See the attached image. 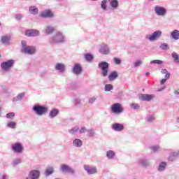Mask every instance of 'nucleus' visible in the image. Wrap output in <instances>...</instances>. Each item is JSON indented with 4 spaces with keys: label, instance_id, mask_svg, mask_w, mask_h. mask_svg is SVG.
<instances>
[{
    "label": "nucleus",
    "instance_id": "f257e3e1",
    "mask_svg": "<svg viewBox=\"0 0 179 179\" xmlns=\"http://www.w3.org/2000/svg\"><path fill=\"white\" fill-rule=\"evenodd\" d=\"M49 43L50 44H62V43H65V36L62 33L57 31L49 38Z\"/></svg>",
    "mask_w": 179,
    "mask_h": 179
},
{
    "label": "nucleus",
    "instance_id": "f03ea898",
    "mask_svg": "<svg viewBox=\"0 0 179 179\" xmlns=\"http://www.w3.org/2000/svg\"><path fill=\"white\" fill-rule=\"evenodd\" d=\"M21 52L22 54H27L28 55H34L36 53V49L34 46L27 45L26 41H22L21 42Z\"/></svg>",
    "mask_w": 179,
    "mask_h": 179
},
{
    "label": "nucleus",
    "instance_id": "7ed1b4c3",
    "mask_svg": "<svg viewBox=\"0 0 179 179\" xmlns=\"http://www.w3.org/2000/svg\"><path fill=\"white\" fill-rule=\"evenodd\" d=\"M32 111L36 114V115H44L48 113V108L40 104H35L32 108Z\"/></svg>",
    "mask_w": 179,
    "mask_h": 179
},
{
    "label": "nucleus",
    "instance_id": "20e7f679",
    "mask_svg": "<svg viewBox=\"0 0 179 179\" xmlns=\"http://www.w3.org/2000/svg\"><path fill=\"white\" fill-rule=\"evenodd\" d=\"M15 65V60L9 59L6 62H3L1 64V68L3 72H9Z\"/></svg>",
    "mask_w": 179,
    "mask_h": 179
},
{
    "label": "nucleus",
    "instance_id": "39448f33",
    "mask_svg": "<svg viewBox=\"0 0 179 179\" xmlns=\"http://www.w3.org/2000/svg\"><path fill=\"white\" fill-rule=\"evenodd\" d=\"M98 66L100 70H101L102 76L106 77L107 75H108V68L110 66V64L107 62H101Z\"/></svg>",
    "mask_w": 179,
    "mask_h": 179
},
{
    "label": "nucleus",
    "instance_id": "423d86ee",
    "mask_svg": "<svg viewBox=\"0 0 179 179\" xmlns=\"http://www.w3.org/2000/svg\"><path fill=\"white\" fill-rule=\"evenodd\" d=\"M110 110L113 114H121V113H124V108H122V105L120 103H113L111 106Z\"/></svg>",
    "mask_w": 179,
    "mask_h": 179
},
{
    "label": "nucleus",
    "instance_id": "0eeeda50",
    "mask_svg": "<svg viewBox=\"0 0 179 179\" xmlns=\"http://www.w3.org/2000/svg\"><path fill=\"white\" fill-rule=\"evenodd\" d=\"M11 149L14 153H18V155H20L23 153V150H24V148H23V144L20 142H17L11 145Z\"/></svg>",
    "mask_w": 179,
    "mask_h": 179
},
{
    "label": "nucleus",
    "instance_id": "6e6552de",
    "mask_svg": "<svg viewBox=\"0 0 179 179\" xmlns=\"http://www.w3.org/2000/svg\"><path fill=\"white\" fill-rule=\"evenodd\" d=\"M60 171L64 173H68L69 174H71L72 176L75 175L76 173V171H75V169L65 164H63L60 166Z\"/></svg>",
    "mask_w": 179,
    "mask_h": 179
},
{
    "label": "nucleus",
    "instance_id": "1a4fd4ad",
    "mask_svg": "<svg viewBox=\"0 0 179 179\" xmlns=\"http://www.w3.org/2000/svg\"><path fill=\"white\" fill-rule=\"evenodd\" d=\"M162 31L157 30L154 31L151 35H147L145 38L149 40V41H156V40H159L162 37Z\"/></svg>",
    "mask_w": 179,
    "mask_h": 179
},
{
    "label": "nucleus",
    "instance_id": "9d476101",
    "mask_svg": "<svg viewBox=\"0 0 179 179\" xmlns=\"http://www.w3.org/2000/svg\"><path fill=\"white\" fill-rule=\"evenodd\" d=\"M155 13L157 16H166L167 15V9L163 6H156L155 7Z\"/></svg>",
    "mask_w": 179,
    "mask_h": 179
},
{
    "label": "nucleus",
    "instance_id": "9b49d317",
    "mask_svg": "<svg viewBox=\"0 0 179 179\" xmlns=\"http://www.w3.org/2000/svg\"><path fill=\"white\" fill-rule=\"evenodd\" d=\"M138 166L143 167L144 169H148L150 166V159L147 157L141 158L138 162Z\"/></svg>",
    "mask_w": 179,
    "mask_h": 179
},
{
    "label": "nucleus",
    "instance_id": "f8f14e48",
    "mask_svg": "<svg viewBox=\"0 0 179 179\" xmlns=\"http://www.w3.org/2000/svg\"><path fill=\"white\" fill-rule=\"evenodd\" d=\"M170 154L168 157V162H176L177 159H179V150L173 151V150H169Z\"/></svg>",
    "mask_w": 179,
    "mask_h": 179
},
{
    "label": "nucleus",
    "instance_id": "ddd939ff",
    "mask_svg": "<svg viewBox=\"0 0 179 179\" xmlns=\"http://www.w3.org/2000/svg\"><path fill=\"white\" fill-rule=\"evenodd\" d=\"M99 52L100 54H102L103 55H108L110 54V47H108V45L102 43L100 45L99 48Z\"/></svg>",
    "mask_w": 179,
    "mask_h": 179
},
{
    "label": "nucleus",
    "instance_id": "4468645a",
    "mask_svg": "<svg viewBox=\"0 0 179 179\" xmlns=\"http://www.w3.org/2000/svg\"><path fill=\"white\" fill-rule=\"evenodd\" d=\"M24 34L27 37H37L40 36V31L36 29H27Z\"/></svg>",
    "mask_w": 179,
    "mask_h": 179
},
{
    "label": "nucleus",
    "instance_id": "2eb2a0df",
    "mask_svg": "<svg viewBox=\"0 0 179 179\" xmlns=\"http://www.w3.org/2000/svg\"><path fill=\"white\" fill-rule=\"evenodd\" d=\"M138 99L139 100H141V101H150L152 99H155V95L141 94L138 96Z\"/></svg>",
    "mask_w": 179,
    "mask_h": 179
},
{
    "label": "nucleus",
    "instance_id": "dca6fc26",
    "mask_svg": "<svg viewBox=\"0 0 179 179\" xmlns=\"http://www.w3.org/2000/svg\"><path fill=\"white\" fill-rule=\"evenodd\" d=\"M83 69H82V66L80 64L76 63L74 64L73 67L72 68V72L74 75H80L82 73Z\"/></svg>",
    "mask_w": 179,
    "mask_h": 179
},
{
    "label": "nucleus",
    "instance_id": "f3484780",
    "mask_svg": "<svg viewBox=\"0 0 179 179\" xmlns=\"http://www.w3.org/2000/svg\"><path fill=\"white\" fill-rule=\"evenodd\" d=\"M41 172L38 170L33 169L29 173V178L30 179H39Z\"/></svg>",
    "mask_w": 179,
    "mask_h": 179
},
{
    "label": "nucleus",
    "instance_id": "a211bd4d",
    "mask_svg": "<svg viewBox=\"0 0 179 179\" xmlns=\"http://www.w3.org/2000/svg\"><path fill=\"white\" fill-rule=\"evenodd\" d=\"M84 169L87 171V174H96L97 173V168L96 166H90L89 165H84Z\"/></svg>",
    "mask_w": 179,
    "mask_h": 179
},
{
    "label": "nucleus",
    "instance_id": "6ab92c4d",
    "mask_svg": "<svg viewBox=\"0 0 179 179\" xmlns=\"http://www.w3.org/2000/svg\"><path fill=\"white\" fill-rule=\"evenodd\" d=\"M111 128L115 132H121L124 129V124L121 123H114L112 124Z\"/></svg>",
    "mask_w": 179,
    "mask_h": 179
},
{
    "label": "nucleus",
    "instance_id": "aec40b11",
    "mask_svg": "<svg viewBox=\"0 0 179 179\" xmlns=\"http://www.w3.org/2000/svg\"><path fill=\"white\" fill-rule=\"evenodd\" d=\"M55 173V169L54 166H49L46 167L45 170L44 176L45 177H50V176H52V174H54Z\"/></svg>",
    "mask_w": 179,
    "mask_h": 179
},
{
    "label": "nucleus",
    "instance_id": "412c9836",
    "mask_svg": "<svg viewBox=\"0 0 179 179\" xmlns=\"http://www.w3.org/2000/svg\"><path fill=\"white\" fill-rule=\"evenodd\" d=\"M41 17H43L44 19H52V17H54V13L46 10L41 14Z\"/></svg>",
    "mask_w": 179,
    "mask_h": 179
},
{
    "label": "nucleus",
    "instance_id": "4be33fe9",
    "mask_svg": "<svg viewBox=\"0 0 179 179\" xmlns=\"http://www.w3.org/2000/svg\"><path fill=\"white\" fill-rule=\"evenodd\" d=\"M12 37L10 35H6V36H2L1 37V43L2 44H5L6 45H9L10 44V40Z\"/></svg>",
    "mask_w": 179,
    "mask_h": 179
},
{
    "label": "nucleus",
    "instance_id": "5701e85b",
    "mask_svg": "<svg viewBox=\"0 0 179 179\" xmlns=\"http://www.w3.org/2000/svg\"><path fill=\"white\" fill-rule=\"evenodd\" d=\"M55 69L59 71L60 73H64V72H65V64L62 63H57L55 66Z\"/></svg>",
    "mask_w": 179,
    "mask_h": 179
},
{
    "label": "nucleus",
    "instance_id": "b1692460",
    "mask_svg": "<svg viewBox=\"0 0 179 179\" xmlns=\"http://www.w3.org/2000/svg\"><path fill=\"white\" fill-rule=\"evenodd\" d=\"M117 78H118V72H117L116 71L110 72L108 77L110 82H113V80H115Z\"/></svg>",
    "mask_w": 179,
    "mask_h": 179
},
{
    "label": "nucleus",
    "instance_id": "393cba45",
    "mask_svg": "<svg viewBox=\"0 0 179 179\" xmlns=\"http://www.w3.org/2000/svg\"><path fill=\"white\" fill-rule=\"evenodd\" d=\"M58 114H59V110L57 109V108H52L49 115L48 117L49 118H55V117H57V115H58Z\"/></svg>",
    "mask_w": 179,
    "mask_h": 179
},
{
    "label": "nucleus",
    "instance_id": "a878e982",
    "mask_svg": "<svg viewBox=\"0 0 179 179\" xmlns=\"http://www.w3.org/2000/svg\"><path fill=\"white\" fill-rule=\"evenodd\" d=\"M83 145V141L79 138H76L73 141V146H74V148H82Z\"/></svg>",
    "mask_w": 179,
    "mask_h": 179
},
{
    "label": "nucleus",
    "instance_id": "bb28decb",
    "mask_svg": "<svg viewBox=\"0 0 179 179\" xmlns=\"http://www.w3.org/2000/svg\"><path fill=\"white\" fill-rule=\"evenodd\" d=\"M166 167H167V162H160L157 167V171L159 172L164 171Z\"/></svg>",
    "mask_w": 179,
    "mask_h": 179
},
{
    "label": "nucleus",
    "instance_id": "cd10ccee",
    "mask_svg": "<svg viewBox=\"0 0 179 179\" xmlns=\"http://www.w3.org/2000/svg\"><path fill=\"white\" fill-rule=\"evenodd\" d=\"M24 92H22L13 98V103H16L17 101H22L23 97H24Z\"/></svg>",
    "mask_w": 179,
    "mask_h": 179
},
{
    "label": "nucleus",
    "instance_id": "c85d7f7f",
    "mask_svg": "<svg viewBox=\"0 0 179 179\" xmlns=\"http://www.w3.org/2000/svg\"><path fill=\"white\" fill-rule=\"evenodd\" d=\"M29 12L31 13V15H38V8L36 6H31L29 8Z\"/></svg>",
    "mask_w": 179,
    "mask_h": 179
},
{
    "label": "nucleus",
    "instance_id": "c756f323",
    "mask_svg": "<svg viewBox=\"0 0 179 179\" xmlns=\"http://www.w3.org/2000/svg\"><path fill=\"white\" fill-rule=\"evenodd\" d=\"M171 57L173 59V62H175V64H177L178 65H179V55L177 54V52H173L171 54Z\"/></svg>",
    "mask_w": 179,
    "mask_h": 179
},
{
    "label": "nucleus",
    "instance_id": "7c9ffc66",
    "mask_svg": "<svg viewBox=\"0 0 179 179\" xmlns=\"http://www.w3.org/2000/svg\"><path fill=\"white\" fill-rule=\"evenodd\" d=\"M115 157V152L113 150H108L106 152V157L107 159H109V160H113L114 157Z\"/></svg>",
    "mask_w": 179,
    "mask_h": 179
},
{
    "label": "nucleus",
    "instance_id": "2f4dec72",
    "mask_svg": "<svg viewBox=\"0 0 179 179\" xmlns=\"http://www.w3.org/2000/svg\"><path fill=\"white\" fill-rule=\"evenodd\" d=\"M171 36L173 40H179V31L174 29L171 33Z\"/></svg>",
    "mask_w": 179,
    "mask_h": 179
},
{
    "label": "nucleus",
    "instance_id": "473e14b6",
    "mask_svg": "<svg viewBox=\"0 0 179 179\" xmlns=\"http://www.w3.org/2000/svg\"><path fill=\"white\" fill-rule=\"evenodd\" d=\"M55 30V29L53 27L47 26L44 31L46 34H52Z\"/></svg>",
    "mask_w": 179,
    "mask_h": 179
},
{
    "label": "nucleus",
    "instance_id": "72a5a7b5",
    "mask_svg": "<svg viewBox=\"0 0 179 179\" xmlns=\"http://www.w3.org/2000/svg\"><path fill=\"white\" fill-rule=\"evenodd\" d=\"M84 57L85 59H86V61L87 62H92V61H93V56L92 54L90 53H86L85 55H84Z\"/></svg>",
    "mask_w": 179,
    "mask_h": 179
},
{
    "label": "nucleus",
    "instance_id": "f704fd0d",
    "mask_svg": "<svg viewBox=\"0 0 179 179\" xmlns=\"http://www.w3.org/2000/svg\"><path fill=\"white\" fill-rule=\"evenodd\" d=\"M159 48H161V50L166 51V50H170V45H169V44L166 43H161V45H159Z\"/></svg>",
    "mask_w": 179,
    "mask_h": 179
},
{
    "label": "nucleus",
    "instance_id": "c9c22d12",
    "mask_svg": "<svg viewBox=\"0 0 179 179\" xmlns=\"http://www.w3.org/2000/svg\"><path fill=\"white\" fill-rule=\"evenodd\" d=\"M87 132L88 136L90 138H93V136H94L96 135V131H94V129H92V128L87 130Z\"/></svg>",
    "mask_w": 179,
    "mask_h": 179
},
{
    "label": "nucleus",
    "instance_id": "e433bc0d",
    "mask_svg": "<svg viewBox=\"0 0 179 179\" xmlns=\"http://www.w3.org/2000/svg\"><path fill=\"white\" fill-rule=\"evenodd\" d=\"M114 89V86L111 84H106L104 87L105 92H111Z\"/></svg>",
    "mask_w": 179,
    "mask_h": 179
},
{
    "label": "nucleus",
    "instance_id": "4c0bfd02",
    "mask_svg": "<svg viewBox=\"0 0 179 179\" xmlns=\"http://www.w3.org/2000/svg\"><path fill=\"white\" fill-rule=\"evenodd\" d=\"M110 6L117 9V8H118V0H111Z\"/></svg>",
    "mask_w": 179,
    "mask_h": 179
},
{
    "label": "nucleus",
    "instance_id": "58836bf2",
    "mask_svg": "<svg viewBox=\"0 0 179 179\" xmlns=\"http://www.w3.org/2000/svg\"><path fill=\"white\" fill-rule=\"evenodd\" d=\"M101 8L103 10H107V0H103L101 1Z\"/></svg>",
    "mask_w": 179,
    "mask_h": 179
},
{
    "label": "nucleus",
    "instance_id": "ea45409f",
    "mask_svg": "<svg viewBox=\"0 0 179 179\" xmlns=\"http://www.w3.org/2000/svg\"><path fill=\"white\" fill-rule=\"evenodd\" d=\"M78 131H79V127L76 126L74 127L73 129H70L69 131V134H71V135H73L74 134H76V132H78Z\"/></svg>",
    "mask_w": 179,
    "mask_h": 179
},
{
    "label": "nucleus",
    "instance_id": "a19ab883",
    "mask_svg": "<svg viewBox=\"0 0 179 179\" xmlns=\"http://www.w3.org/2000/svg\"><path fill=\"white\" fill-rule=\"evenodd\" d=\"M7 127H8V128H11V129H15L16 128V122H10L7 124Z\"/></svg>",
    "mask_w": 179,
    "mask_h": 179
},
{
    "label": "nucleus",
    "instance_id": "79ce46f5",
    "mask_svg": "<svg viewBox=\"0 0 179 179\" xmlns=\"http://www.w3.org/2000/svg\"><path fill=\"white\" fill-rule=\"evenodd\" d=\"M150 64H151V65H153L155 64H157V65H162V64H163V61L159 59L152 60L151 62H150Z\"/></svg>",
    "mask_w": 179,
    "mask_h": 179
},
{
    "label": "nucleus",
    "instance_id": "37998d69",
    "mask_svg": "<svg viewBox=\"0 0 179 179\" xmlns=\"http://www.w3.org/2000/svg\"><path fill=\"white\" fill-rule=\"evenodd\" d=\"M130 106L131 108H133V110H139L141 108V106H139V104L135 103L130 104Z\"/></svg>",
    "mask_w": 179,
    "mask_h": 179
},
{
    "label": "nucleus",
    "instance_id": "c03bdc74",
    "mask_svg": "<svg viewBox=\"0 0 179 179\" xmlns=\"http://www.w3.org/2000/svg\"><path fill=\"white\" fill-rule=\"evenodd\" d=\"M143 64V62L142 60H137L134 63V68H138V66H140V65H142Z\"/></svg>",
    "mask_w": 179,
    "mask_h": 179
},
{
    "label": "nucleus",
    "instance_id": "a18cd8bd",
    "mask_svg": "<svg viewBox=\"0 0 179 179\" xmlns=\"http://www.w3.org/2000/svg\"><path fill=\"white\" fill-rule=\"evenodd\" d=\"M22 163V159H14L13 162V166H17V164H20Z\"/></svg>",
    "mask_w": 179,
    "mask_h": 179
},
{
    "label": "nucleus",
    "instance_id": "49530a36",
    "mask_svg": "<svg viewBox=\"0 0 179 179\" xmlns=\"http://www.w3.org/2000/svg\"><path fill=\"white\" fill-rule=\"evenodd\" d=\"M146 121L148 122H152V121H155V117L152 115H150L148 117H147Z\"/></svg>",
    "mask_w": 179,
    "mask_h": 179
},
{
    "label": "nucleus",
    "instance_id": "de8ad7c7",
    "mask_svg": "<svg viewBox=\"0 0 179 179\" xmlns=\"http://www.w3.org/2000/svg\"><path fill=\"white\" fill-rule=\"evenodd\" d=\"M6 118L11 120V118H13V117H15V113L13 112L8 113L6 114Z\"/></svg>",
    "mask_w": 179,
    "mask_h": 179
},
{
    "label": "nucleus",
    "instance_id": "09e8293b",
    "mask_svg": "<svg viewBox=\"0 0 179 179\" xmlns=\"http://www.w3.org/2000/svg\"><path fill=\"white\" fill-rule=\"evenodd\" d=\"M113 61L115 65H120L121 64V59L117 57H114Z\"/></svg>",
    "mask_w": 179,
    "mask_h": 179
},
{
    "label": "nucleus",
    "instance_id": "8fccbe9b",
    "mask_svg": "<svg viewBox=\"0 0 179 179\" xmlns=\"http://www.w3.org/2000/svg\"><path fill=\"white\" fill-rule=\"evenodd\" d=\"M1 90L3 93H7L8 92V87L5 85H1Z\"/></svg>",
    "mask_w": 179,
    "mask_h": 179
},
{
    "label": "nucleus",
    "instance_id": "3c124183",
    "mask_svg": "<svg viewBox=\"0 0 179 179\" xmlns=\"http://www.w3.org/2000/svg\"><path fill=\"white\" fill-rule=\"evenodd\" d=\"M15 18L16 20H22V19H23V15H22V14H16Z\"/></svg>",
    "mask_w": 179,
    "mask_h": 179
},
{
    "label": "nucleus",
    "instance_id": "603ef678",
    "mask_svg": "<svg viewBox=\"0 0 179 179\" xmlns=\"http://www.w3.org/2000/svg\"><path fill=\"white\" fill-rule=\"evenodd\" d=\"M152 150H153V152H157L158 150H160V146L159 145H155V146H152L151 147Z\"/></svg>",
    "mask_w": 179,
    "mask_h": 179
},
{
    "label": "nucleus",
    "instance_id": "864d4df0",
    "mask_svg": "<svg viewBox=\"0 0 179 179\" xmlns=\"http://www.w3.org/2000/svg\"><path fill=\"white\" fill-rule=\"evenodd\" d=\"M94 101H96V97L95 96L91 97L88 99V103L90 104H93V103H94Z\"/></svg>",
    "mask_w": 179,
    "mask_h": 179
},
{
    "label": "nucleus",
    "instance_id": "5fc2aeb1",
    "mask_svg": "<svg viewBox=\"0 0 179 179\" xmlns=\"http://www.w3.org/2000/svg\"><path fill=\"white\" fill-rule=\"evenodd\" d=\"M86 131H87V129H86V127H83L80 129L79 133L85 134V132H86Z\"/></svg>",
    "mask_w": 179,
    "mask_h": 179
},
{
    "label": "nucleus",
    "instance_id": "6e6d98bb",
    "mask_svg": "<svg viewBox=\"0 0 179 179\" xmlns=\"http://www.w3.org/2000/svg\"><path fill=\"white\" fill-rule=\"evenodd\" d=\"M0 179H8V175L0 173Z\"/></svg>",
    "mask_w": 179,
    "mask_h": 179
},
{
    "label": "nucleus",
    "instance_id": "4d7b16f0",
    "mask_svg": "<svg viewBox=\"0 0 179 179\" xmlns=\"http://www.w3.org/2000/svg\"><path fill=\"white\" fill-rule=\"evenodd\" d=\"M73 102L75 104H80V99H79V98H76L73 99Z\"/></svg>",
    "mask_w": 179,
    "mask_h": 179
},
{
    "label": "nucleus",
    "instance_id": "13d9d810",
    "mask_svg": "<svg viewBox=\"0 0 179 179\" xmlns=\"http://www.w3.org/2000/svg\"><path fill=\"white\" fill-rule=\"evenodd\" d=\"M169 73V71H167V69H163L162 71H161V73H162L163 75H166V73Z\"/></svg>",
    "mask_w": 179,
    "mask_h": 179
},
{
    "label": "nucleus",
    "instance_id": "bf43d9fd",
    "mask_svg": "<svg viewBox=\"0 0 179 179\" xmlns=\"http://www.w3.org/2000/svg\"><path fill=\"white\" fill-rule=\"evenodd\" d=\"M174 94L176 96V97H178V96H179V89L174 91Z\"/></svg>",
    "mask_w": 179,
    "mask_h": 179
},
{
    "label": "nucleus",
    "instance_id": "052dcab7",
    "mask_svg": "<svg viewBox=\"0 0 179 179\" xmlns=\"http://www.w3.org/2000/svg\"><path fill=\"white\" fill-rule=\"evenodd\" d=\"M166 79H170V73H167L165 74Z\"/></svg>",
    "mask_w": 179,
    "mask_h": 179
},
{
    "label": "nucleus",
    "instance_id": "680f3d73",
    "mask_svg": "<svg viewBox=\"0 0 179 179\" xmlns=\"http://www.w3.org/2000/svg\"><path fill=\"white\" fill-rule=\"evenodd\" d=\"M166 81H167L166 79H162V80H161L160 83H161V85H164L165 82H166Z\"/></svg>",
    "mask_w": 179,
    "mask_h": 179
},
{
    "label": "nucleus",
    "instance_id": "e2e57ef3",
    "mask_svg": "<svg viewBox=\"0 0 179 179\" xmlns=\"http://www.w3.org/2000/svg\"><path fill=\"white\" fill-rule=\"evenodd\" d=\"M164 89H166V87L158 89L157 92H163V90H164Z\"/></svg>",
    "mask_w": 179,
    "mask_h": 179
},
{
    "label": "nucleus",
    "instance_id": "0e129e2a",
    "mask_svg": "<svg viewBox=\"0 0 179 179\" xmlns=\"http://www.w3.org/2000/svg\"><path fill=\"white\" fill-rule=\"evenodd\" d=\"M150 75V73H149V72L145 73V76H148Z\"/></svg>",
    "mask_w": 179,
    "mask_h": 179
},
{
    "label": "nucleus",
    "instance_id": "69168bd1",
    "mask_svg": "<svg viewBox=\"0 0 179 179\" xmlns=\"http://www.w3.org/2000/svg\"><path fill=\"white\" fill-rule=\"evenodd\" d=\"M177 122L179 124V117H177Z\"/></svg>",
    "mask_w": 179,
    "mask_h": 179
},
{
    "label": "nucleus",
    "instance_id": "338daca9",
    "mask_svg": "<svg viewBox=\"0 0 179 179\" xmlns=\"http://www.w3.org/2000/svg\"><path fill=\"white\" fill-rule=\"evenodd\" d=\"M25 179H30V178L29 177V175H28V177L26 178Z\"/></svg>",
    "mask_w": 179,
    "mask_h": 179
},
{
    "label": "nucleus",
    "instance_id": "774afa93",
    "mask_svg": "<svg viewBox=\"0 0 179 179\" xmlns=\"http://www.w3.org/2000/svg\"><path fill=\"white\" fill-rule=\"evenodd\" d=\"M92 1H99V0H92Z\"/></svg>",
    "mask_w": 179,
    "mask_h": 179
}]
</instances>
